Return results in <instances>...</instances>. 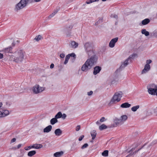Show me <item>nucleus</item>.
<instances>
[{
  "mask_svg": "<svg viewBox=\"0 0 157 157\" xmlns=\"http://www.w3.org/2000/svg\"><path fill=\"white\" fill-rule=\"evenodd\" d=\"M140 108V105H137L135 106H133L131 108V110L133 112H136Z\"/></svg>",
  "mask_w": 157,
  "mask_h": 157,
  "instance_id": "obj_25",
  "label": "nucleus"
},
{
  "mask_svg": "<svg viewBox=\"0 0 157 157\" xmlns=\"http://www.w3.org/2000/svg\"><path fill=\"white\" fill-rule=\"evenodd\" d=\"M63 151L56 152L54 154V156L55 157H60L63 155Z\"/></svg>",
  "mask_w": 157,
  "mask_h": 157,
  "instance_id": "obj_19",
  "label": "nucleus"
},
{
  "mask_svg": "<svg viewBox=\"0 0 157 157\" xmlns=\"http://www.w3.org/2000/svg\"><path fill=\"white\" fill-rule=\"evenodd\" d=\"M93 94V92L92 91H90L89 92H88L87 93V94L88 96H91Z\"/></svg>",
  "mask_w": 157,
  "mask_h": 157,
  "instance_id": "obj_40",
  "label": "nucleus"
},
{
  "mask_svg": "<svg viewBox=\"0 0 157 157\" xmlns=\"http://www.w3.org/2000/svg\"><path fill=\"white\" fill-rule=\"evenodd\" d=\"M80 129V125H78L76 126L75 128V130L77 131H78Z\"/></svg>",
  "mask_w": 157,
  "mask_h": 157,
  "instance_id": "obj_39",
  "label": "nucleus"
},
{
  "mask_svg": "<svg viewBox=\"0 0 157 157\" xmlns=\"http://www.w3.org/2000/svg\"><path fill=\"white\" fill-rule=\"evenodd\" d=\"M3 57V55L2 54L0 53V59H2Z\"/></svg>",
  "mask_w": 157,
  "mask_h": 157,
  "instance_id": "obj_54",
  "label": "nucleus"
},
{
  "mask_svg": "<svg viewBox=\"0 0 157 157\" xmlns=\"http://www.w3.org/2000/svg\"><path fill=\"white\" fill-rule=\"evenodd\" d=\"M25 1V4L27 6L28 4L34 2V0H24Z\"/></svg>",
  "mask_w": 157,
  "mask_h": 157,
  "instance_id": "obj_33",
  "label": "nucleus"
},
{
  "mask_svg": "<svg viewBox=\"0 0 157 157\" xmlns=\"http://www.w3.org/2000/svg\"><path fill=\"white\" fill-rule=\"evenodd\" d=\"M101 118H104V117H102Z\"/></svg>",
  "mask_w": 157,
  "mask_h": 157,
  "instance_id": "obj_60",
  "label": "nucleus"
},
{
  "mask_svg": "<svg viewBox=\"0 0 157 157\" xmlns=\"http://www.w3.org/2000/svg\"><path fill=\"white\" fill-rule=\"evenodd\" d=\"M52 128V126L51 125H49L44 129L43 132H44L48 133L50 132Z\"/></svg>",
  "mask_w": 157,
  "mask_h": 157,
  "instance_id": "obj_16",
  "label": "nucleus"
},
{
  "mask_svg": "<svg viewBox=\"0 0 157 157\" xmlns=\"http://www.w3.org/2000/svg\"><path fill=\"white\" fill-rule=\"evenodd\" d=\"M130 155H128L126 157H128Z\"/></svg>",
  "mask_w": 157,
  "mask_h": 157,
  "instance_id": "obj_58",
  "label": "nucleus"
},
{
  "mask_svg": "<svg viewBox=\"0 0 157 157\" xmlns=\"http://www.w3.org/2000/svg\"><path fill=\"white\" fill-rule=\"evenodd\" d=\"M86 3L87 4H90L91 3H92V2H91V1L90 0L87 1L86 2Z\"/></svg>",
  "mask_w": 157,
  "mask_h": 157,
  "instance_id": "obj_48",
  "label": "nucleus"
},
{
  "mask_svg": "<svg viewBox=\"0 0 157 157\" xmlns=\"http://www.w3.org/2000/svg\"><path fill=\"white\" fill-rule=\"evenodd\" d=\"M70 47L73 48H77L78 46V44L75 41H71L69 44Z\"/></svg>",
  "mask_w": 157,
  "mask_h": 157,
  "instance_id": "obj_13",
  "label": "nucleus"
},
{
  "mask_svg": "<svg viewBox=\"0 0 157 157\" xmlns=\"http://www.w3.org/2000/svg\"><path fill=\"white\" fill-rule=\"evenodd\" d=\"M150 22V20L149 19L146 18L143 20L141 22L143 25H145L148 24Z\"/></svg>",
  "mask_w": 157,
  "mask_h": 157,
  "instance_id": "obj_20",
  "label": "nucleus"
},
{
  "mask_svg": "<svg viewBox=\"0 0 157 157\" xmlns=\"http://www.w3.org/2000/svg\"><path fill=\"white\" fill-rule=\"evenodd\" d=\"M151 67L150 65H145L144 69L141 72L142 74H144L147 73L150 70Z\"/></svg>",
  "mask_w": 157,
  "mask_h": 157,
  "instance_id": "obj_11",
  "label": "nucleus"
},
{
  "mask_svg": "<svg viewBox=\"0 0 157 157\" xmlns=\"http://www.w3.org/2000/svg\"><path fill=\"white\" fill-rule=\"evenodd\" d=\"M148 93L150 94L155 95L157 93V85L150 84L147 87Z\"/></svg>",
  "mask_w": 157,
  "mask_h": 157,
  "instance_id": "obj_4",
  "label": "nucleus"
},
{
  "mask_svg": "<svg viewBox=\"0 0 157 157\" xmlns=\"http://www.w3.org/2000/svg\"><path fill=\"white\" fill-rule=\"evenodd\" d=\"M102 155L103 156H108V150H105L102 153Z\"/></svg>",
  "mask_w": 157,
  "mask_h": 157,
  "instance_id": "obj_32",
  "label": "nucleus"
},
{
  "mask_svg": "<svg viewBox=\"0 0 157 157\" xmlns=\"http://www.w3.org/2000/svg\"><path fill=\"white\" fill-rule=\"evenodd\" d=\"M54 65L53 63H52L50 66V68L52 69L54 68Z\"/></svg>",
  "mask_w": 157,
  "mask_h": 157,
  "instance_id": "obj_47",
  "label": "nucleus"
},
{
  "mask_svg": "<svg viewBox=\"0 0 157 157\" xmlns=\"http://www.w3.org/2000/svg\"><path fill=\"white\" fill-rule=\"evenodd\" d=\"M106 119L105 118H101L100 121H98L96 122V124L98 125L100 124L101 123L106 121Z\"/></svg>",
  "mask_w": 157,
  "mask_h": 157,
  "instance_id": "obj_31",
  "label": "nucleus"
},
{
  "mask_svg": "<svg viewBox=\"0 0 157 157\" xmlns=\"http://www.w3.org/2000/svg\"><path fill=\"white\" fill-rule=\"evenodd\" d=\"M15 42L14 41L13 42L12 44L13 45V46H14L15 45Z\"/></svg>",
  "mask_w": 157,
  "mask_h": 157,
  "instance_id": "obj_56",
  "label": "nucleus"
},
{
  "mask_svg": "<svg viewBox=\"0 0 157 157\" xmlns=\"http://www.w3.org/2000/svg\"><path fill=\"white\" fill-rule=\"evenodd\" d=\"M117 82H116L114 80V81H112L111 83V85H115L116 84H117Z\"/></svg>",
  "mask_w": 157,
  "mask_h": 157,
  "instance_id": "obj_38",
  "label": "nucleus"
},
{
  "mask_svg": "<svg viewBox=\"0 0 157 157\" xmlns=\"http://www.w3.org/2000/svg\"><path fill=\"white\" fill-rule=\"evenodd\" d=\"M17 42H19L18 40H17Z\"/></svg>",
  "mask_w": 157,
  "mask_h": 157,
  "instance_id": "obj_59",
  "label": "nucleus"
},
{
  "mask_svg": "<svg viewBox=\"0 0 157 157\" xmlns=\"http://www.w3.org/2000/svg\"><path fill=\"white\" fill-rule=\"evenodd\" d=\"M141 33L142 34H144L146 36H147L149 34V32L147 31L145 29H143L142 30Z\"/></svg>",
  "mask_w": 157,
  "mask_h": 157,
  "instance_id": "obj_21",
  "label": "nucleus"
},
{
  "mask_svg": "<svg viewBox=\"0 0 157 157\" xmlns=\"http://www.w3.org/2000/svg\"><path fill=\"white\" fill-rule=\"evenodd\" d=\"M131 106V105L128 102H125L122 104L121 105V107L122 108H128L130 107Z\"/></svg>",
  "mask_w": 157,
  "mask_h": 157,
  "instance_id": "obj_18",
  "label": "nucleus"
},
{
  "mask_svg": "<svg viewBox=\"0 0 157 157\" xmlns=\"http://www.w3.org/2000/svg\"><path fill=\"white\" fill-rule=\"evenodd\" d=\"M127 118H115L114 120V123L116 125L123 124Z\"/></svg>",
  "mask_w": 157,
  "mask_h": 157,
  "instance_id": "obj_9",
  "label": "nucleus"
},
{
  "mask_svg": "<svg viewBox=\"0 0 157 157\" xmlns=\"http://www.w3.org/2000/svg\"><path fill=\"white\" fill-rule=\"evenodd\" d=\"M70 58V56L69 55H68L66 56L65 57V60L64 63L65 64H66L67 63L68 60Z\"/></svg>",
  "mask_w": 157,
  "mask_h": 157,
  "instance_id": "obj_29",
  "label": "nucleus"
},
{
  "mask_svg": "<svg viewBox=\"0 0 157 157\" xmlns=\"http://www.w3.org/2000/svg\"><path fill=\"white\" fill-rule=\"evenodd\" d=\"M32 90L34 94H37L44 90L45 88L43 86H40L38 84H36L33 86Z\"/></svg>",
  "mask_w": 157,
  "mask_h": 157,
  "instance_id": "obj_5",
  "label": "nucleus"
},
{
  "mask_svg": "<svg viewBox=\"0 0 157 157\" xmlns=\"http://www.w3.org/2000/svg\"><path fill=\"white\" fill-rule=\"evenodd\" d=\"M153 35L155 37H157V32H154Z\"/></svg>",
  "mask_w": 157,
  "mask_h": 157,
  "instance_id": "obj_45",
  "label": "nucleus"
},
{
  "mask_svg": "<svg viewBox=\"0 0 157 157\" xmlns=\"http://www.w3.org/2000/svg\"><path fill=\"white\" fill-rule=\"evenodd\" d=\"M107 128V127L104 124H102L99 127V129L100 130H103L106 129Z\"/></svg>",
  "mask_w": 157,
  "mask_h": 157,
  "instance_id": "obj_27",
  "label": "nucleus"
},
{
  "mask_svg": "<svg viewBox=\"0 0 157 157\" xmlns=\"http://www.w3.org/2000/svg\"><path fill=\"white\" fill-rule=\"evenodd\" d=\"M90 134L92 137V139L94 140L97 134L96 131L95 130H93L91 132Z\"/></svg>",
  "mask_w": 157,
  "mask_h": 157,
  "instance_id": "obj_22",
  "label": "nucleus"
},
{
  "mask_svg": "<svg viewBox=\"0 0 157 157\" xmlns=\"http://www.w3.org/2000/svg\"><path fill=\"white\" fill-rule=\"evenodd\" d=\"M111 16H112V17L116 19H117L118 18V16L117 15H115V14L112 15Z\"/></svg>",
  "mask_w": 157,
  "mask_h": 157,
  "instance_id": "obj_41",
  "label": "nucleus"
},
{
  "mask_svg": "<svg viewBox=\"0 0 157 157\" xmlns=\"http://www.w3.org/2000/svg\"><path fill=\"white\" fill-rule=\"evenodd\" d=\"M59 10L57 9L56 10H55L54 12L51 14H50L48 17V18H51L53 17L59 11Z\"/></svg>",
  "mask_w": 157,
  "mask_h": 157,
  "instance_id": "obj_28",
  "label": "nucleus"
},
{
  "mask_svg": "<svg viewBox=\"0 0 157 157\" xmlns=\"http://www.w3.org/2000/svg\"><path fill=\"white\" fill-rule=\"evenodd\" d=\"M84 137V136L83 135H82L79 137L78 139V140L79 141H81L82 140L83 138Z\"/></svg>",
  "mask_w": 157,
  "mask_h": 157,
  "instance_id": "obj_42",
  "label": "nucleus"
},
{
  "mask_svg": "<svg viewBox=\"0 0 157 157\" xmlns=\"http://www.w3.org/2000/svg\"><path fill=\"white\" fill-rule=\"evenodd\" d=\"M65 56V54L63 53L60 54V57L61 58H64Z\"/></svg>",
  "mask_w": 157,
  "mask_h": 157,
  "instance_id": "obj_43",
  "label": "nucleus"
},
{
  "mask_svg": "<svg viewBox=\"0 0 157 157\" xmlns=\"http://www.w3.org/2000/svg\"><path fill=\"white\" fill-rule=\"evenodd\" d=\"M2 105V102H0V108ZM10 112L8 110L6 109H0V117H5L9 115Z\"/></svg>",
  "mask_w": 157,
  "mask_h": 157,
  "instance_id": "obj_8",
  "label": "nucleus"
},
{
  "mask_svg": "<svg viewBox=\"0 0 157 157\" xmlns=\"http://www.w3.org/2000/svg\"><path fill=\"white\" fill-rule=\"evenodd\" d=\"M88 146L87 144H85L81 147L82 149H84L86 148Z\"/></svg>",
  "mask_w": 157,
  "mask_h": 157,
  "instance_id": "obj_37",
  "label": "nucleus"
},
{
  "mask_svg": "<svg viewBox=\"0 0 157 157\" xmlns=\"http://www.w3.org/2000/svg\"><path fill=\"white\" fill-rule=\"evenodd\" d=\"M62 131L59 128L56 129L54 132V133L56 136H59L62 134Z\"/></svg>",
  "mask_w": 157,
  "mask_h": 157,
  "instance_id": "obj_15",
  "label": "nucleus"
},
{
  "mask_svg": "<svg viewBox=\"0 0 157 157\" xmlns=\"http://www.w3.org/2000/svg\"><path fill=\"white\" fill-rule=\"evenodd\" d=\"M118 38L117 37L112 39L110 41L109 44V46L111 48L114 47L115 44L118 40Z\"/></svg>",
  "mask_w": 157,
  "mask_h": 157,
  "instance_id": "obj_10",
  "label": "nucleus"
},
{
  "mask_svg": "<svg viewBox=\"0 0 157 157\" xmlns=\"http://www.w3.org/2000/svg\"><path fill=\"white\" fill-rule=\"evenodd\" d=\"M102 19L101 18H99L98 21L95 23L96 25H97L99 23H101L102 22Z\"/></svg>",
  "mask_w": 157,
  "mask_h": 157,
  "instance_id": "obj_36",
  "label": "nucleus"
},
{
  "mask_svg": "<svg viewBox=\"0 0 157 157\" xmlns=\"http://www.w3.org/2000/svg\"><path fill=\"white\" fill-rule=\"evenodd\" d=\"M16 140V139L15 138H13V139H12L11 141V143H13L15 142Z\"/></svg>",
  "mask_w": 157,
  "mask_h": 157,
  "instance_id": "obj_46",
  "label": "nucleus"
},
{
  "mask_svg": "<svg viewBox=\"0 0 157 157\" xmlns=\"http://www.w3.org/2000/svg\"><path fill=\"white\" fill-rule=\"evenodd\" d=\"M36 154V151H31L28 153V155L31 157L34 155Z\"/></svg>",
  "mask_w": 157,
  "mask_h": 157,
  "instance_id": "obj_23",
  "label": "nucleus"
},
{
  "mask_svg": "<svg viewBox=\"0 0 157 157\" xmlns=\"http://www.w3.org/2000/svg\"><path fill=\"white\" fill-rule=\"evenodd\" d=\"M135 56L136 54H133L131 55L124 61L122 62L120 67V68L122 69L126 67L128 64L129 60L131 59H133L135 57Z\"/></svg>",
  "mask_w": 157,
  "mask_h": 157,
  "instance_id": "obj_7",
  "label": "nucleus"
},
{
  "mask_svg": "<svg viewBox=\"0 0 157 157\" xmlns=\"http://www.w3.org/2000/svg\"><path fill=\"white\" fill-rule=\"evenodd\" d=\"M11 150H15L17 149V148L16 147H13L12 148H10Z\"/></svg>",
  "mask_w": 157,
  "mask_h": 157,
  "instance_id": "obj_49",
  "label": "nucleus"
},
{
  "mask_svg": "<svg viewBox=\"0 0 157 157\" xmlns=\"http://www.w3.org/2000/svg\"><path fill=\"white\" fill-rule=\"evenodd\" d=\"M101 70V68L99 66H96L94 68L93 74L94 75H96Z\"/></svg>",
  "mask_w": 157,
  "mask_h": 157,
  "instance_id": "obj_14",
  "label": "nucleus"
},
{
  "mask_svg": "<svg viewBox=\"0 0 157 157\" xmlns=\"http://www.w3.org/2000/svg\"><path fill=\"white\" fill-rule=\"evenodd\" d=\"M90 0L91 1V2L92 3V2H95L98 1L99 0Z\"/></svg>",
  "mask_w": 157,
  "mask_h": 157,
  "instance_id": "obj_52",
  "label": "nucleus"
},
{
  "mask_svg": "<svg viewBox=\"0 0 157 157\" xmlns=\"http://www.w3.org/2000/svg\"><path fill=\"white\" fill-rule=\"evenodd\" d=\"M25 2L24 0H21L16 5L14 9L15 10L17 11L26 7V5Z\"/></svg>",
  "mask_w": 157,
  "mask_h": 157,
  "instance_id": "obj_6",
  "label": "nucleus"
},
{
  "mask_svg": "<svg viewBox=\"0 0 157 157\" xmlns=\"http://www.w3.org/2000/svg\"><path fill=\"white\" fill-rule=\"evenodd\" d=\"M122 96V93L121 91L116 92L112 98L109 104L116 103L119 101Z\"/></svg>",
  "mask_w": 157,
  "mask_h": 157,
  "instance_id": "obj_3",
  "label": "nucleus"
},
{
  "mask_svg": "<svg viewBox=\"0 0 157 157\" xmlns=\"http://www.w3.org/2000/svg\"><path fill=\"white\" fill-rule=\"evenodd\" d=\"M21 144H18L17 145V149H18L19 148H20L21 147Z\"/></svg>",
  "mask_w": 157,
  "mask_h": 157,
  "instance_id": "obj_50",
  "label": "nucleus"
},
{
  "mask_svg": "<svg viewBox=\"0 0 157 157\" xmlns=\"http://www.w3.org/2000/svg\"><path fill=\"white\" fill-rule=\"evenodd\" d=\"M152 62V61L151 59L147 60L146 61V64H145L146 65H150L149 64L151 63Z\"/></svg>",
  "mask_w": 157,
  "mask_h": 157,
  "instance_id": "obj_35",
  "label": "nucleus"
},
{
  "mask_svg": "<svg viewBox=\"0 0 157 157\" xmlns=\"http://www.w3.org/2000/svg\"><path fill=\"white\" fill-rule=\"evenodd\" d=\"M57 118H52L50 121V123L52 124H54L58 122Z\"/></svg>",
  "mask_w": 157,
  "mask_h": 157,
  "instance_id": "obj_30",
  "label": "nucleus"
},
{
  "mask_svg": "<svg viewBox=\"0 0 157 157\" xmlns=\"http://www.w3.org/2000/svg\"><path fill=\"white\" fill-rule=\"evenodd\" d=\"M42 147L43 145L41 144H34L32 146V148L36 149H39Z\"/></svg>",
  "mask_w": 157,
  "mask_h": 157,
  "instance_id": "obj_17",
  "label": "nucleus"
},
{
  "mask_svg": "<svg viewBox=\"0 0 157 157\" xmlns=\"http://www.w3.org/2000/svg\"><path fill=\"white\" fill-rule=\"evenodd\" d=\"M64 31L66 33V34L67 35V36L68 37L70 36L71 35V32H68L67 31V29H64Z\"/></svg>",
  "mask_w": 157,
  "mask_h": 157,
  "instance_id": "obj_34",
  "label": "nucleus"
},
{
  "mask_svg": "<svg viewBox=\"0 0 157 157\" xmlns=\"http://www.w3.org/2000/svg\"><path fill=\"white\" fill-rule=\"evenodd\" d=\"M128 117L126 115H123L121 117V118H127Z\"/></svg>",
  "mask_w": 157,
  "mask_h": 157,
  "instance_id": "obj_51",
  "label": "nucleus"
},
{
  "mask_svg": "<svg viewBox=\"0 0 157 157\" xmlns=\"http://www.w3.org/2000/svg\"><path fill=\"white\" fill-rule=\"evenodd\" d=\"M25 52L22 50H17L13 54L10 55V60L17 63H21L24 59Z\"/></svg>",
  "mask_w": 157,
  "mask_h": 157,
  "instance_id": "obj_2",
  "label": "nucleus"
},
{
  "mask_svg": "<svg viewBox=\"0 0 157 157\" xmlns=\"http://www.w3.org/2000/svg\"><path fill=\"white\" fill-rule=\"evenodd\" d=\"M68 55H69L70 56H71L72 57H75V54L74 53H72L70 54H69Z\"/></svg>",
  "mask_w": 157,
  "mask_h": 157,
  "instance_id": "obj_44",
  "label": "nucleus"
},
{
  "mask_svg": "<svg viewBox=\"0 0 157 157\" xmlns=\"http://www.w3.org/2000/svg\"><path fill=\"white\" fill-rule=\"evenodd\" d=\"M12 48L11 47L6 48L4 50V51L6 52L12 53Z\"/></svg>",
  "mask_w": 157,
  "mask_h": 157,
  "instance_id": "obj_26",
  "label": "nucleus"
},
{
  "mask_svg": "<svg viewBox=\"0 0 157 157\" xmlns=\"http://www.w3.org/2000/svg\"><path fill=\"white\" fill-rule=\"evenodd\" d=\"M24 155L23 154H21V155L19 156V157H23Z\"/></svg>",
  "mask_w": 157,
  "mask_h": 157,
  "instance_id": "obj_57",
  "label": "nucleus"
},
{
  "mask_svg": "<svg viewBox=\"0 0 157 157\" xmlns=\"http://www.w3.org/2000/svg\"><path fill=\"white\" fill-rule=\"evenodd\" d=\"M69 117L65 113L62 114L61 112H58L55 115L54 118H66Z\"/></svg>",
  "mask_w": 157,
  "mask_h": 157,
  "instance_id": "obj_12",
  "label": "nucleus"
},
{
  "mask_svg": "<svg viewBox=\"0 0 157 157\" xmlns=\"http://www.w3.org/2000/svg\"><path fill=\"white\" fill-rule=\"evenodd\" d=\"M42 39V37L40 35L36 36L34 39V40L36 41H39L40 40Z\"/></svg>",
  "mask_w": 157,
  "mask_h": 157,
  "instance_id": "obj_24",
  "label": "nucleus"
},
{
  "mask_svg": "<svg viewBox=\"0 0 157 157\" xmlns=\"http://www.w3.org/2000/svg\"><path fill=\"white\" fill-rule=\"evenodd\" d=\"M31 148H32V146H29L28 147V148L27 149H25V150H28L30 149H31Z\"/></svg>",
  "mask_w": 157,
  "mask_h": 157,
  "instance_id": "obj_53",
  "label": "nucleus"
},
{
  "mask_svg": "<svg viewBox=\"0 0 157 157\" xmlns=\"http://www.w3.org/2000/svg\"><path fill=\"white\" fill-rule=\"evenodd\" d=\"M84 48L88 56H92L86 60L81 68V70L82 71L86 72L91 69L96 64L98 58L95 55L94 51L93 50L91 44L89 43L85 44Z\"/></svg>",
  "mask_w": 157,
  "mask_h": 157,
  "instance_id": "obj_1",
  "label": "nucleus"
},
{
  "mask_svg": "<svg viewBox=\"0 0 157 157\" xmlns=\"http://www.w3.org/2000/svg\"><path fill=\"white\" fill-rule=\"evenodd\" d=\"M41 0H34V2H37L40 1Z\"/></svg>",
  "mask_w": 157,
  "mask_h": 157,
  "instance_id": "obj_55",
  "label": "nucleus"
}]
</instances>
